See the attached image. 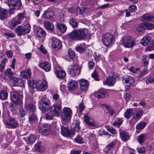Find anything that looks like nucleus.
I'll return each instance as SVG.
<instances>
[{"instance_id":"obj_1","label":"nucleus","mask_w":154,"mask_h":154,"mask_svg":"<svg viewBox=\"0 0 154 154\" xmlns=\"http://www.w3.org/2000/svg\"><path fill=\"white\" fill-rule=\"evenodd\" d=\"M88 34L86 28L75 29L68 34L69 38L73 41L82 40L85 39Z\"/></svg>"},{"instance_id":"obj_2","label":"nucleus","mask_w":154,"mask_h":154,"mask_svg":"<svg viewBox=\"0 0 154 154\" xmlns=\"http://www.w3.org/2000/svg\"><path fill=\"white\" fill-rule=\"evenodd\" d=\"M23 98V94L22 92L13 91L11 93V100L16 105H20L22 103Z\"/></svg>"},{"instance_id":"obj_3","label":"nucleus","mask_w":154,"mask_h":154,"mask_svg":"<svg viewBox=\"0 0 154 154\" xmlns=\"http://www.w3.org/2000/svg\"><path fill=\"white\" fill-rule=\"evenodd\" d=\"M122 43L125 47L132 48L135 44L136 41L135 38L131 36L126 35L123 37Z\"/></svg>"},{"instance_id":"obj_4","label":"nucleus","mask_w":154,"mask_h":154,"mask_svg":"<svg viewBox=\"0 0 154 154\" xmlns=\"http://www.w3.org/2000/svg\"><path fill=\"white\" fill-rule=\"evenodd\" d=\"M115 40V36L111 33H107L102 38V42L106 47L112 45Z\"/></svg>"},{"instance_id":"obj_5","label":"nucleus","mask_w":154,"mask_h":154,"mask_svg":"<svg viewBox=\"0 0 154 154\" xmlns=\"http://www.w3.org/2000/svg\"><path fill=\"white\" fill-rule=\"evenodd\" d=\"M30 26L29 24L25 25L23 27L21 26H17L15 29V32L18 36H21L29 33L30 30Z\"/></svg>"},{"instance_id":"obj_6","label":"nucleus","mask_w":154,"mask_h":154,"mask_svg":"<svg viewBox=\"0 0 154 154\" xmlns=\"http://www.w3.org/2000/svg\"><path fill=\"white\" fill-rule=\"evenodd\" d=\"M63 110L61 117L62 120L66 122H69L72 115V110L69 108L66 107H64Z\"/></svg>"},{"instance_id":"obj_7","label":"nucleus","mask_w":154,"mask_h":154,"mask_svg":"<svg viewBox=\"0 0 154 154\" xmlns=\"http://www.w3.org/2000/svg\"><path fill=\"white\" fill-rule=\"evenodd\" d=\"M61 134L65 137L74 135L75 134L74 130H69L68 126L67 124L63 123L61 125Z\"/></svg>"},{"instance_id":"obj_8","label":"nucleus","mask_w":154,"mask_h":154,"mask_svg":"<svg viewBox=\"0 0 154 154\" xmlns=\"http://www.w3.org/2000/svg\"><path fill=\"white\" fill-rule=\"evenodd\" d=\"M68 73L74 76H78L81 72L79 67L75 64L69 66L68 69Z\"/></svg>"},{"instance_id":"obj_9","label":"nucleus","mask_w":154,"mask_h":154,"mask_svg":"<svg viewBox=\"0 0 154 154\" xmlns=\"http://www.w3.org/2000/svg\"><path fill=\"white\" fill-rule=\"evenodd\" d=\"M35 87L38 90L45 91L47 88V82L44 80L38 81L35 82Z\"/></svg>"},{"instance_id":"obj_10","label":"nucleus","mask_w":154,"mask_h":154,"mask_svg":"<svg viewBox=\"0 0 154 154\" xmlns=\"http://www.w3.org/2000/svg\"><path fill=\"white\" fill-rule=\"evenodd\" d=\"M8 5L9 8L13 7L17 10H19L21 8L22 3L20 0H8Z\"/></svg>"},{"instance_id":"obj_11","label":"nucleus","mask_w":154,"mask_h":154,"mask_svg":"<svg viewBox=\"0 0 154 154\" xmlns=\"http://www.w3.org/2000/svg\"><path fill=\"white\" fill-rule=\"evenodd\" d=\"M5 124L10 128H15L18 125V123L16 120L12 117H10L8 121L5 122Z\"/></svg>"},{"instance_id":"obj_12","label":"nucleus","mask_w":154,"mask_h":154,"mask_svg":"<svg viewBox=\"0 0 154 154\" xmlns=\"http://www.w3.org/2000/svg\"><path fill=\"white\" fill-rule=\"evenodd\" d=\"M50 41L51 42L53 48L56 50L59 49L62 47L61 42L56 38H53L50 40Z\"/></svg>"},{"instance_id":"obj_13","label":"nucleus","mask_w":154,"mask_h":154,"mask_svg":"<svg viewBox=\"0 0 154 154\" xmlns=\"http://www.w3.org/2000/svg\"><path fill=\"white\" fill-rule=\"evenodd\" d=\"M95 97L98 98H103L107 97L109 95L108 93L104 89H100L97 92L94 93Z\"/></svg>"},{"instance_id":"obj_14","label":"nucleus","mask_w":154,"mask_h":154,"mask_svg":"<svg viewBox=\"0 0 154 154\" xmlns=\"http://www.w3.org/2000/svg\"><path fill=\"white\" fill-rule=\"evenodd\" d=\"M84 120L85 123L88 125L92 126H96L97 124L88 115L86 114L84 116Z\"/></svg>"},{"instance_id":"obj_15","label":"nucleus","mask_w":154,"mask_h":154,"mask_svg":"<svg viewBox=\"0 0 154 154\" xmlns=\"http://www.w3.org/2000/svg\"><path fill=\"white\" fill-rule=\"evenodd\" d=\"M25 109L29 112L34 113L36 110V106L34 104L26 102L25 104Z\"/></svg>"},{"instance_id":"obj_16","label":"nucleus","mask_w":154,"mask_h":154,"mask_svg":"<svg viewBox=\"0 0 154 154\" xmlns=\"http://www.w3.org/2000/svg\"><path fill=\"white\" fill-rule=\"evenodd\" d=\"M78 86V83L76 81L73 80H70L67 84V86L69 91H73L75 90Z\"/></svg>"},{"instance_id":"obj_17","label":"nucleus","mask_w":154,"mask_h":154,"mask_svg":"<svg viewBox=\"0 0 154 154\" xmlns=\"http://www.w3.org/2000/svg\"><path fill=\"white\" fill-rule=\"evenodd\" d=\"M79 84L81 90L83 91H86L88 87V82L87 80L81 79L79 80Z\"/></svg>"},{"instance_id":"obj_18","label":"nucleus","mask_w":154,"mask_h":154,"mask_svg":"<svg viewBox=\"0 0 154 154\" xmlns=\"http://www.w3.org/2000/svg\"><path fill=\"white\" fill-rule=\"evenodd\" d=\"M38 129L39 133L44 135L46 136L50 133V127L46 124L44 125L43 128Z\"/></svg>"},{"instance_id":"obj_19","label":"nucleus","mask_w":154,"mask_h":154,"mask_svg":"<svg viewBox=\"0 0 154 154\" xmlns=\"http://www.w3.org/2000/svg\"><path fill=\"white\" fill-rule=\"evenodd\" d=\"M123 79L125 83L128 84V86L132 85L134 82V78L130 76H125L123 77Z\"/></svg>"},{"instance_id":"obj_20","label":"nucleus","mask_w":154,"mask_h":154,"mask_svg":"<svg viewBox=\"0 0 154 154\" xmlns=\"http://www.w3.org/2000/svg\"><path fill=\"white\" fill-rule=\"evenodd\" d=\"M103 82L104 85L111 86L115 84L116 82V79L113 76H109Z\"/></svg>"},{"instance_id":"obj_21","label":"nucleus","mask_w":154,"mask_h":154,"mask_svg":"<svg viewBox=\"0 0 154 154\" xmlns=\"http://www.w3.org/2000/svg\"><path fill=\"white\" fill-rule=\"evenodd\" d=\"M119 135L122 140L124 142L128 141L130 139L129 133L125 131H120Z\"/></svg>"},{"instance_id":"obj_22","label":"nucleus","mask_w":154,"mask_h":154,"mask_svg":"<svg viewBox=\"0 0 154 154\" xmlns=\"http://www.w3.org/2000/svg\"><path fill=\"white\" fill-rule=\"evenodd\" d=\"M0 13V20H4L8 17V11L5 9L2 8Z\"/></svg>"},{"instance_id":"obj_23","label":"nucleus","mask_w":154,"mask_h":154,"mask_svg":"<svg viewBox=\"0 0 154 154\" xmlns=\"http://www.w3.org/2000/svg\"><path fill=\"white\" fill-rule=\"evenodd\" d=\"M32 74L31 69H26L21 72V76L24 79H28L29 78Z\"/></svg>"},{"instance_id":"obj_24","label":"nucleus","mask_w":154,"mask_h":154,"mask_svg":"<svg viewBox=\"0 0 154 154\" xmlns=\"http://www.w3.org/2000/svg\"><path fill=\"white\" fill-rule=\"evenodd\" d=\"M40 68H42L46 72H49L51 69V65L48 62L41 63L39 65Z\"/></svg>"},{"instance_id":"obj_25","label":"nucleus","mask_w":154,"mask_h":154,"mask_svg":"<svg viewBox=\"0 0 154 154\" xmlns=\"http://www.w3.org/2000/svg\"><path fill=\"white\" fill-rule=\"evenodd\" d=\"M54 13L52 11L49 9H47L45 11L43 15L46 18L50 19V20H53L54 19Z\"/></svg>"},{"instance_id":"obj_26","label":"nucleus","mask_w":154,"mask_h":154,"mask_svg":"<svg viewBox=\"0 0 154 154\" xmlns=\"http://www.w3.org/2000/svg\"><path fill=\"white\" fill-rule=\"evenodd\" d=\"M50 101L47 98L43 97L39 102L38 106H41V107L44 108V105H45L47 106V108L48 107V105L50 104Z\"/></svg>"},{"instance_id":"obj_27","label":"nucleus","mask_w":154,"mask_h":154,"mask_svg":"<svg viewBox=\"0 0 154 154\" xmlns=\"http://www.w3.org/2000/svg\"><path fill=\"white\" fill-rule=\"evenodd\" d=\"M87 8L84 7H77L76 9V15L79 18L82 17Z\"/></svg>"},{"instance_id":"obj_28","label":"nucleus","mask_w":154,"mask_h":154,"mask_svg":"<svg viewBox=\"0 0 154 154\" xmlns=\"http://www.w3.org/2000/svg\"><path fill=\"white\" fill-rule=\"evenodd\" d=\"M36 33L38 38L44 37L46 35V33L45 30L40 27H38L36 28Z\"/></svg>"},{"instance_id":"obj_29","label":"nucleus","mask_w":154,"mask_h":154,"mask_svg":"<svg viewBox=\"0 0 154 154\" xmlns=\"http://www.w3.org/2000/svg\"><path fill=\"white\" fill-rule=\"evenodd\" d=\"M56 26L59 31L61 32H64L67 29V27L65 25L60 24L59 23H56Z\"/></svg>"},{"instance_id":"obj_30","label":"nucleus","mask_w":154,"mask_h":154,"mask_svg":"<svg viewBox=\"0 0 154 154\" xmlns=\"http://www.w3.org/2000/svg\"><path fill=\"white\" fill-rule=\"evenodd\" d=\"M142 20L144 21H154V16L147 14H144L142 17Z\"/></svg>"},{"instance_id":"obj_31","label":"nucleus","mask_w":154,"mask_h":154,"mask_svg":"<svg viewBox=\"0 0 154 154\" xmlns=\"http://www.w3.org/2000/svg\"><path fill=\"white\" fill-rule=\"evenodd\" d=\"M44 25L47 30L51 32L53 31L54 26L52 23L49 22H45L44 23Z\"/></svg>"},{"instance_id":"obj_32","label":"nucleus","mask_w":154,"mask_h":154,"mask_svg":"<svg viewBox=\"0 0 154 154\" xmlns=\"http://www.w3.org/2000/svg\"><path fill=\"white\" fill-rule=\"evenodd\" d=\"M151 41V38L150 36H146L140 41V43L144 46L146 45Z\"/></svg>"},{"instance_id":"obj_33","label":"nucleus","mask_w":154,"mask_h":154,"mask_svg":"<svg viewBox=\"0 0 154 154\" xmlns=\"http://www.w3.org/2000/svg\"><path fill=\"white\" fill-rule=\"evenodd\" d=\"M133 112V111L132 109H127L124 113V116L126 119H129L132 116Z\"/></svg>"},{"instance_id":"obj_34","label":"nucleus","mask_w":154,"mask_h":154,"mask_svg":"<svg viewBox=\"0 0 154 154\" xmlns=\"http://www.w3.org/2000/svg\"><path fill=\"white\" fill-rule=\"evenodd\" d=\"M56 75L57 77L59 79H63L66 75V72L63 70H60L56 71Z\"/></svg>"},{"instance_id":"obj_35","label":"nucleus","mask_w":154,"mask_h":154,"mask_svg":"<svg viewBox=\"0 0 154 154\" xmlns=\"http://www.w3.org/2000/svg\"><path fill=\"white\" fill-rule=\"evenodd\" d=\"M143 113V111L142 110H138L136 113L134 112V115L132 116V118L138 120L140 118Z\"/></svg>"},{"instance_id":"obj_36","label":"nucleus","mask_w":154,"mask_h":154,"mask_svg":"<svg viewBox=\"0 0 154 154\" xmlns=\"http://www.w3.org/2000/svg\"><path fill=\"white\" fill-rule=\"evenodd\" d=\"M116 143L114 141L111 142L105 148V152L107 153L109 151H111L116 146Z\"/></svg>"},{"instance_id":"obj_37","label":"nucleus","mask_w":154,"mask_h":154,"mask_svg":"<svg viewBox=\"0 0 154 154\" xmlns=\"http://www.w3.org/2000/svg\"><path fill=\"white\" fill-rule=\"evenodd\" d=\"M20 22L15 17L11 20V27L13 29L18 25L21 24Z\"/></svg>"},{"instance_id":"obj_38","label":"nucleus","mask_w":154,"mask_h":154,"mask_svg":"<svg viewBox=\"0 0 154 154\" xmlns=\"http://www.w3.org/2000/svg\"><path fill=\"white\" fill-rule=\"evenodd\" d=\"M35 149L38 151L40 152H42L45 148L43 147L41 145V142L38 141L36 144L35 145Z\"/></svg>"},{"instance_id":"obj_39","label":"nucleus","mask_w":154,"mask_h":154,"mask_svg":"<svg viewBox=\"0 0 154 154\" xmlns=\"http://www.w3.org/2000/svg\"><path fill=\"white\" fill-rule=\"evenodd\" d=\"M8 97V93L6 90H2L0 91V98L2 100L7 99Z\"/></svg>"},{"instance_id":"obj_40","label":"nucleus","mask_w":154,"mask_h":154,"mask_svg":"<svg viewBox=\"0 0 154 154\" xmlns=\"http://www.w3.org/2000/svg\"><path fill=\"white\" fill-rule=\"evenodd\" d=\"M147 138L146 135L145 134H142L139 135L137 138V141L140 144L143 143Z\"/></svg>"},{"instance_id":"obj_41","label":"nucleus","mask_w":154,"mask_h":154,"mask_svg":"<svg viewBox=\"0 0 154 154\" xmlns=\"http://www.w3.org/2000/svg\"><path fill=\"white\" fill-rule=\"evenodd\" d=\"M5 77L10 78L13 77L14 75V73L11 71L10 69L8 68L5 71Z\"/></svg>"},{"instance_id":"obj_42","label":"nucleus","mask_w":154,"mask_h":154,"mask_svg":"<svg viewBox=\"0 0 154 154\" xmlns=\"http://www.w3.org/2000/svg\"><path fill=\"white\" fill-rule=\"evenodd\" d=\"M15 17L21 23H22L25 18V15L23 13H20L18 14Z\"/></svg>"},{"instance_id":"obj_43","label":"nucleus","mask_w":154,"mask_h":154,"mask_svg":"<svg viewBox=\"0 0 154 154\" xmlns=\"http://www.w3.org/2000/svg\"><path fill=\"white\" fill-rule=\"evenodd\" d=\"M69 23L74 28L78 26V23L74 18L70 19L69 20Z\"/></svg>"},{"instance_id":"obj_44","label":"nucleus","mask_w":154,"mask_h":154,"mask_svg":"<svg viewBox=\"0 0 154 154\" xmlns=\"http://www.w3.org/2000/svg\"><path fill=\"white\" fill-rule=\"evenodd\" d=\"M123 121L122 119L119 118L116 121H115L112 125L115 127L119 128L122 124Z\"/></svg>"},{"instance_id":"obj_45","label":"nucleus","mask_w":154,"mask_h":154,"mask_svg":"<svg viewBox=\"0 0 154 154\" xmlns=\"http://www.w3.org/2000/svg\"><path fill=\"white\" fill-rule=\"evenodd\" d=\"M105 108L106 110L108 111L109 113L111 116H112L115 112V111L109 106H106Z\"/></svg>"},{"instance_id":"obj_46","label":"nucleus","mask_w":154,"mask_h":154,"mask_svg":"<svg viewBox=\"0 0 154 154\" xmlns=\"http://www.w3.org/2000/svg\"><path fill=\"white\" fill-rule=\"evenodd\" d=\"M37 119V116L36 115L32 113V114L29 117V122L31 123L34 122Z\"/></svg>"},{"instance_id":"obj_47","label":"nucleus","mask_w":154,"mask_h":154,"mask_svg":"<svg viewBox=\"0 0 154 154\" xmlns=\"http://www.w3.org/2000/svg\"><path fill=\"white\" fill-rule=\"evenodd\" d=\"M146 125L145 122H143L139 123L136 126L137 129H143Z\"/></svg>"},{"instance_id":"obj_48","label":"nucleus","mask_w":154,"mask_h":154,"mask_svg":"<svg viewBox=\"0 0 154 154\" xmlns=\"http://www.w3.org/2000/svg\"><path fill=\"white\" fill-rule=\"evenodd\" d=\"M36 139L35 137L33 135H31L28 139V141L29 143H32L35 142Z\"/></svg>"},{"instance_id":"obj_49","label":"nucleus","mask_w":154,"mask_h":154,"mask_svg":"<svg viewBox=\"0 0 154 154\" xmlns=\"http://www.w3.org/2000/svg\"><path fill=\"white\" fill-rule=\"evenodd\" d=\"M68 52L69 57L70 59H73L75 57V54L74 51L72 50L71 49H69Z\"/></svg>"},{"instance_id":"obj_50","label":"nucleus","mask_w":154,"mask_h":154,"mask_svg":"<svg viewBox=\"0 0 154 154\" xmlns=\"http://www.w3.org/2000/svg\"><path fill=\"white\" fill-rule=\"evenodd\" d=\"M144 24H141L137 28V30L138 32H142L145 29Z\"/></svg>"},{"instance_id":"obj_51","label":"nucleus","mask_w":154,"mask_h":154,"mask_svg":"<svg viewBox=\"0 0 154 154\" xmlns=\"http://www.w3.org/2000/svg\"><path fill=\"white\" fill-rule=\"evenodd\" d=\"M144 25L145 29L150 30L153 29L154 27L153 24L151 23H146Z\"/></svg>"},{"instance_id":"obj_52","label":"nucleus","mask_w":154,"mask_h":154,"mask_svg":"<svg viewBox=\"0 0 154 154\" xmlns=\"http://www.w3.org/2000/svg\"><path fill=\"white\" fill-rule=\"evenodd\" d=\"M146 78V84L154 82V78H152L149 76H147Z\"/></svg>"},{"instance_id":"obj_53","label":"nucleus","mask_w":154,"mask_h":154,"mask_svg":"<svg viewBox=\"0 0 154 154\" xmlns=\"http://www.w3.org/2000/svg\"><path fill=\"white\" fill-rule=\"evenodd\" d=\"M75 130L74 131H77L78 132L80 129V127L79 126V121L77 120L75 122V125L74 127Z\"/></svg>"},{"instance_id":"obj_54","label":"nucleus","mask_w":154,"mask_h":154,"mask_svg":"<svg viewBox=\"0 0 154 154\" xmlns=\"http://www.w3.org/2000/svg\"><path fill=\"white\" fill-rule=\"evenodd\" d=\"M148 50L151 51L154 49V42H151L150 44L148 46L147 48Z\"/></svg>"},{"instance_id":"obj_55","label":"nucleus","mask_w":154,"mask_h":154,"mask_svg":"<svg viewBox=\"0 0 154 154\" xmlns=\"http://www.w3.org/2000/svg\"><path fill=\"white\" fill-rule=\"evenodd\" d=\"M128 9L131 12H134L136 11L137 7L135 5H132L129 6Z\"/></svg>"},{"instance_id":"obj_56","label":"nucleus","mask_w":154,"mask_h":154,"mask_svg":"<svg viewBox=\"0 0 154 154\" xmlns=\"http://www.w3.org/2000/svg\"><path fill=\"white\" fill-rule=\"evenodd\" d=\"M142 59L145 65H148L149 60L148 57L146 56H143L142 57Z\"/></svg>"},{"instance_id":"obj_57","label":"nucleus","mask_w":154,"mask_h":154,"mask_svg":"<svg viewBox=\"0 0 154 154\" xmlns=\"http://www.w3.org/2000/svg\"><path fill=\"white\" fill-rule=\"evenodd\" d=\"M39 109L42 111H48L50 108V107L49 105H48V107L47 108V106H45V105H44V108L42 107H41V106H38Z\"/></svg>"},{"instance_id":"obj_58","label":"nucleus","mask_w":154,"mask_h":154,"mask_svg":"<svg viewBox=\"0 0 154 154\" xmlns=\"http://www.w3.org/2000/svg\"><path fill=\"white\" fill-rule=\"evenodd\" d=\"M75 141L81 144L83 143L82 138L80 136H78L75 139Z\"/></svg>"},{"instance_id":"obj_59","label":"nucleus","mask_w":154,"mask_h":154,"mask_svg":"<svg viewBox=\"0 0 154 154\" xmlns=\"http://www.w3.org/2000/svg\"><path fill=\"white\" fill-rule=\"evenodd\" d=\"M91 76L93 78H94L96 80L98 81L99 80V79L98 78V74L96 71H94L91 74Z\"/></svg>"},{"instance_id":"obj_60","label":"nucleus","mask_w":154,"mask_h":154,"mask_svg":"<svg viewBox=\"0 0 154 154\" xmlns=\"http://www.w3.org/2000/svg\"><path fill=\"white\" fill-rule=\"evenodd\" d=\"M137 151L139 153L143 154L145 152V149L144 147H141L137 149Z\"/></svg>"},{"instance_id":"obj_61","label":"nucleus","mask_w":154,"mask_h":154,"mask_svg":"<svg viewBox=\"0 0 154 154\" xmlns=\"http://www.w3.org/2000/svg\"><path fill=\"white\" fill-rule=\"evenodd\" d=\"M76 50L80 53H82L85 51V49L81 46H77L75 48Z\"/></svg>"},{"instance_id":"obj_62","label":"nucleus","mask_w":154,"mask_h":154,"mask_svg":"<svg viewBox=\"0 0 154 154\" xmlns=\"http://www.w3.org/2000/svg\"><path fill=\"white\" fill-rule=\"evenodd\" d=\"M79 110L80 112H81L84 110L85 108V106L84 105V103L83 102H81L79 104Z\"/></svg>"},{"instance_id":"obj_63","label":"nucleus","mask_w":154,"mask_h":154,"mask_svg":"<svg viewBox=\"0 0 154 154\" xmlns=\"http://www.w3.org/2000/svg\"><path fill=\"white\" fill-rule=\"evenodd\" d=\"M148 72V71L146 69H144L140 72L139 75V76L142 77L147 74Z\"/></svg>"},{"instance_id":"obj_64","label":"nucleus","mask_w":154,"mask_h":154,"mask_svg":"<svg viewBox=\"0 0 154 154\" xmlns=\"http://www.w3.org/2000/svg\"><path fill=\"white\" fill-rule=\"evenodd\" d=\"M9 108L10 109L11 111H13L16 110L17 109V107L15 105L11 103L10 106Z\"/></svg>"}]
</instances>
